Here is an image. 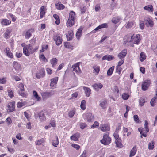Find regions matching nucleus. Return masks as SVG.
I'll list each match as a JSON object with an SVG mask.
<instances>
[{
    "mask_svg": "<svg viewBox=\"0 0 157 157\" xmlns=\"http://www.w3.org/2000/svg\"><path fill=\"white\" fill-rule=\"evenodd\" d=\"M79 137V133H76L74 134L70 137V139L75 141H78V138Z\"/></svg>",
    "mask_w": 157,
    "mask_h": 157,
    "instance_id": "29",
    "label": "nucleus"
},
{
    "mask_svg": "<svg viewBox=\"0 0 157 157\" xmlns=\"http://www.w3.org/2000/svg\"><path fill=\"white\" fill-rule=\"evenodd\" d=\"M139 25L140 28L142 29L144 28V22L142 21H140L139 22Z\"/></svg>",
    "mask_w": 157,
    "mask_h": 157,
    "instance_id": "62",
    "label": "nucleus"
},
{
    "mask_svg": "<svg viewBox=\"0 0 157 157\" xmlns=\"http://www.w3.org/2000/svg\"><path fill=\"white\" fill-rule=\"evenodd\" d=\"M148 123L147 120L144 121V128L145 130V132L144 131L143 128H138V130L140 132L141 135V137L142 138V136L144 137H146L147 135V132L149 131V128L148 126Z\"/></svg>",
    "mask_w": 157,
    "mask_h": 157,
    "instance_id": "2",
    "label": "nucleus"
},
{
    "mask_svg": "<svg viewBox=\"0 0 157 157\" xmlns=\"http://www.w3.org/2000/svg\"><path fill=\"white\" fill-rule=\"evenodd\" d=\"M68 18L75 20V14L74 12L73 11H71L70 12Z\"/></svg>",
    "mask_w": 157,
    "mask_h": 157,
    "instance_id": "46",
    "label": "nucleus"
},
{
    "mask_svg": "<svg viewBox=\"0 0 157 157\" xmlns=\"http://www.w3.org/2000/svg\"><path fill=\"white\" fill-rule=\"evenodd\" d=\"M45 75V71L44 69H41L36 74V77L38 78L43 77Z\"/></svg>",
    "mask_w": 157,
    "mask_h": 157,
    "instance_id": "12",
    "label": "nucleus"
},
{
    "mask_svg": "<svg viewBox=\"0 0 157 157\" xmlns=\"http://www.w3.org/2000/svg\"><path fill=\"white\" fill-rule=\"evenodd\" d=\"M4 51L6 54V56L10 58H13V55L11 52L10 49L9 48H6L4 49Z\"/></svg>",
    "mask_w": 157,
    "mask_h": 157,
    "instance_id": "17",
    "label": "nucleus"
},
{
    "mask_svg": "<svg viewBox=\"0 0 157 157\" xmlns=\"http://www.w3.org/2000/svg\"><path fill=\"white\" fill-rule=\"evenodd\" d=\"M82 29L81 28H79L76 34V36L77 39L79 40L82 36Z\"/></svg>",
    "mask_w": 157,
    "mask_h": 157,
    "instance_id": "31",
    "label": "nucleus"
},
{
    "mask_svg": "<svg viewBox=\"0 0 157 157\" xmlns=\"http://www.w3.org/2000/svg\"><path fill=\"white\" fill-rule=\"evenodd\" d=\"M157 98V97H154L151 100L150 103L151 105L152 106H154L155 105V103L156 102V99Z\"/></svg>",
    "mask_w": 157,
    "mask_h": 157,
    "instance_id": "51",
    "label": "nucleus"
},
{
    "mask_svg": "<svg viewBox=\"0 0 157 157\" xmlns=\"http://www.w3.org/2000/svg\"><path fill=\"white\" fill-rule=\"evenodd\" d=\"M99 125V123L97 121H95L94 124L91 126V128H94L97 127H98Z\"/></svg>",
    "mask_w": 157,
    "mask_h": 157,
    "instance_id": "57",
    "label": "nucleus"
},
{
    "mask_svg": "<svg viewBox=\"0 0 157 157\" xmlns=\"http://www.w3.org/2000/svg\"><path fill=\"white\" fill-rule=\"evenodd\" d=\"M56 7L58 9L62 10L64 8L65 6L60 3H57L55 4Z\"/></svg>",
    "mask_w": 157,
    "mask_h": 157,
    "instance_id": "40",
    "label": "nucleus"
},
{
    "mask_svg": "<svg viewBox=\"0 0 157 157\" xmlns=\"http://www.w3.org/2000/svg\"><path fill=\"white\" fill-rule=\"evenodd\" d=\"M66 36L68 39L69 38V40H71L73 36V31L71 30H69L68 31Z\"/></svg>",
    "mask_w": 157,
    "mask_h": 157,
    "instance_id": "36",
    "label": "nucleus"
},
{
    "mask_svg": "<svg viewBox=\"0 0 157 157\" xmlns=\"http://www.w3.org/2000/svg\"><path fill=\"white\" fill-rule=\"evenodd\" d=\"M39 58L40 59L42 60V61L47 62L48 60L46 58L45 56L43 54H41L39 56Z\"/></svg>",
    "mask_w": 157,
    "mask_h": 157,
    "instance_id": "56",
    "label": "nucleus"
},
{
    "mask_svg": "<svg viewBox=\"0 0 157 157\" xmlns=\"http://www.w3.org/2000/svg\"><path fill=\"white\" fill-rule=\"evenodd\" d=\"M7 107V111L8 112H10L14 111L15 109V102H12L9 103Z\"/></svg>",
    "mask_w": 157,
    "mask_h": 157,
    "instance_id": "8",
    "label": "nucleus"
},
{
    "mask_svg": "<svg viewBox=\"0 0 157 157\" xmlns=\"http://www.w3.org/2000/svg\"><path fill=\"white\" fill-rule=\"evenodd\" d=\"M80 128L82 129H83L86 128L87 125L85 123H81L80 124Z\"/></svg>",
    "mask_w": 157,
    "mask_h": 157,
    "instance_id": "59",
    "label": "nucleus"
},
{
    "mask_svg": "<svg viewBox=\"0 0 157 157\" xmlns=\"http://www.w3.org/2000/svg\"><path fill=\"white\" fill-rule=\"evenodd\" d=\"M58 80V77H56L51 79L50 86L51 87L54 88L56 87Z\"/></svg>",
    "mask_w": 157,
    "mask_h": 157,
    "instance_id": "11",
    "label": "nucleus"
},
{
    "mask_svg": "<svg viewBox=\"0 0 157 157\" xmlns=\"http://www.w3.org/2000/svg\"><path fill=\"white\" fill-rule=\"evenodd\" d=\"M13 67L15 71L19 72L21 71L22 70V67L20 63L16 61H14L12 64Z\"/></svg>",
    "mask_w": 157,
    "mask_h": 157,
    "instance_id": "3",
    "label": "nucleus"
},
{
    "mask_svg": "<svg viewBox=\"0 0 157 157\" xmlns=\"http://www.w3.org/2000/svg\"><path fill=\"white\" fill-rule=\"evenodd\" d=\"M111 139L107 134L105 135L103 139L101 140V143L105 145H108L111 142Z\"/></svg>",
    "mask_w": 157,
    "mask_h": 157,
    "instance_id": "5",
    "label": "nucleus"
},
{
    "mask_svg": "<svg viewBox=\"0 0 157 157\" xmlns=\"http://www.w3.org/2000/svg\"><path fill=\"white\" fill-rule=\"evenodd\" d=\"M100 128L102 131L105 132L109 131L110 127L107 124H103L100 125Z\"/></svg>",
    "mask_w": 157,
    "mask_h": 157,
    "instance_id": "10",
    "label": "nucleus"
},
{
    "mask_svg": "<svg viewBox=\"0 0 157 157\" xmlns=\"http://www.w3.org/2000/svg\"><path fill=\"white\" fill-rule=\"evenodd\" d=\"M139 102L140 105L141 106H142L144 105L145 101L144 99L143 98H141L139 100Z\"/></svg>",
    "mask_w": 157,
    "mask_h": 157,
    "instance_id": "61",
    "label": "nucleus"
},
{
    "mask_svg": "<svg viewBox=\"0 0 157 157\" xmlns=\"http://www.w3.org/2000/svg\"><path fill=\"white\" fill-rule=\"evenodd\" d=\"M11 32V30L7 29L4 34V37L6 39H7L9 37V36Z\"/></svg>",
    "mask_w": 157,
    "mask_h": 157,
    "instance_id": "32",
    "label": "nucleus"
},
{
    "mask_svg": "<svg viewBox=\"0 0 157 157\" xmlns=\"http://www.w3.org/2000/svg\"><path fill=\"white\" fill-rule=\"evenodd\" d=\"M8 17H10L12 19V21L13 22H14L16 20V18L12 14L9 13L8 15Z\"/></svg>",
    "mask_w": 157,
    "mask_h": 157,
    "instance_id": "63",
    "label": "nucleus"
},
{
    "mask_svg": "<svg viewBox=\"0 0 157 157\" xmlns=\"http://www.w3.org/2000/svg\"><path fill=\"white\" fill-rule=\"evenodd\" d=\"M129 97V95L127 93H124L122 95V98L124 100H127Z\"/></svg>",
    "mask_w": 157,
    "mask_h": 157,
    "instance_id": "49",
    "label": "nucleus"
},
{
    "mask_svg": "<svg viewBox=\"0 0 157 157\" xmlns=\"http://www.w3.org/2000/svg\"><path fill=\"white\" fill-rule=\"evenodd\" d=\"M83 89L85 91V93L87 97H89L91 94V90L88 87H83Z\"/></svg>",
    "mask_w": 157,
    "mask_h": 157,
    "instance_id": "22",
    "label": "nucleus"
},
{
    "mask_svg": "<svg viewBox=\"0 0 157 157\" xmlns=\"http://www.w3.org/2000/svg\"><path fill=\"white\" fill-rule=\"evenodd\" d=\"M44 141V140L42 138L40 140H37L35 142V144L36 145H41Z\"/></svg>",
    "mask_w": 157,
    "mask_h": 157,
    "instance_id": "47",
    "label": "nucleus"
},
{
    "mask_svg": "<svg viewBox=\"0 0 157 157\" xmlns=\"http://www.w3.org/2000/svg\"><path fill=\"white\" fill-rule=\"evenodd\" d=\"M151 83L150 80H145L142 85V89L143 90H146L148 88Z\"/></svg>",
    "mask_w": 157,
    "mask_h": 157,
    "instance_id": "7",
    "label": "nucleus"
},
{
    "mask_svg": "<svg viewBox=\"0 0 157 157\" xmlns=\"http://www.w3.org/2000/svg\"><path fill=\"white\" fill-rule=\"evenodd\" d=\"M11 23V21L7 19H2L1 20V24L3 26H6Z\"/></svg>",
    "mask_w": 157,
    "mask_h": 157,
    "instance_id": "15",
    "label": "nucleus"
},
{
    "mask_svg": "<svg viewBox=\"0 0 157 157\" xmlns=\"http://www.w3.org/2000/svg\"><path fill=\"white\" fill-rule=\"evenodd\" d=\"M80 63L78 62L72 66L73 71L75 72L77 74H80L81 73V70L79 67Z\"/></svg>",
    "mask_w": 157,
    "mask_h": 157,
    "instance_id": "4",
    "label": "nucleus"
},
{
    "mask_svg": "<svg viewBox=\"0 0 157 157\" xmlns=\"http://www.w3.org/2000/svg\"><path fill=\"white\" fill-rule=\"evenodd\" d=\"M118 132L115 131L113 134V136L115 139V140H118L119 139V136L118 135Z\"/></svg>",
    "mask_w": 157,
    "mask_h": 157,
    "instance_id": "60",
    "label": "nucleus"
},
{
    "mask_svg": "<svg viewBox=\"0 0 157 157\" xmlns=\"http://www.w3.org/2000/svg\"><path fill=\"white\" fill-rule=\"evenodd\" d=\"M134 121L137 123H140L141 121L139 118L138 116L137 115H135L133 116Z\"/></svg>",
    "mask_w": 157,
    "mask_h": 157,
    "instance_id": "52",
    "label": "nucleus"
},
{
    "mask_svg": "<svg viewBox=\"0 0 157 157\" xmlns=\"http://www.w3.org/2000/svg\"><path fill=\"white\" fill-rule=\"evenodd\" d=\"M25 103L22 102H18L17 104V106L18 108H21L25 105Z\"/></svg>",
    "mask_w": 157,
    "mask_h": 157,
    "instance_id": "64",
    "label": "nucleus"
},
{
    "mask_svg": "<svg viewBox=\"0 0 157 157\" xmlns=\"http://www.w3.org/2000/svg\"><path fill=\"white\" fill-rule=\"evenodd\" d=\"M154 143L153 141H151L148 144V149L150 150H152L154 148Z\"/></svg>",
    "mask_w": 157,
    "mask_h": 157,
    "instance_id": "54",
    "label": "nucleus"
},
{
    "mask_svg": "<svg viewBox=\"0 0 157 157\" xmlns=\"http://www.w3.org/2000/svg\"><path fill=\"white\" fill-rule=\"evenodd\" d=\"M6 82V78L3 77L0 78V83L2 84H4Z\"/></svg>",
    "mask_w": 157,
    "mask_h": 157,
    "instance_id": "58",
    "label": "nucleus"
},
{
    "mask_svg": "<svg viewBox=\"0 0 157 157\" xmlns=\"http://www.w3.org/2000/svg\"><path fill=\"white\" fill-rule=\"evenodd\" d=\"M38 46H36L33 48L31 44H28L24 46L23 48V52L26 56H29L34 53L38 49Z\"/></svg>",
    "mask_w": 157,
    "mask_h": 157,
    "instance_id": "1",
    "label": "nucleus"
},
{
    "mask_svg": "<svg viewBox=\"0 0 157 157\" xmlns=\"http://www.w3.org/2000/svg\"><path fill=\"white\" fill-rule=\"evenodd\" d=\"M93 73L95 75H98L100 71V66L96 65H94L93 67Z\"/></svg>",
    "mask_w": 157,
    "mask_h": 157,
    "instance_id": "18",
    "label": "nucleus"
},
{
    "mask_svg": "<svg viewBox=\"0 0 157 157\" xmlns=\"http://www.w3.org/2000/svg\"><path fill=\"white\" fill-rule=\"evenodd\" d=\"M57 59L56 58H52L50 60L51 63L52 67H54L55 65L57 64Z\"/></svg>",
    "mask_w": 157,
    "mask_h": 157,
    "instance_id": "44",
    "label": "nucleus"
},
{
    "mask_svg": "<svg viewBox=\"0 0 157 157\" xmlns=\"http://www.w3.org/2000/svg\"><path fill=\"white\" fill-rule=\"evenodd\" d=\"M33 30L31 29H29L26 33L25 34V38L29 39L31 36L32 33L33 32Z\"/></svg>",
    "mask_w": 157,
    "mask_h": 157,
    "instance_id": "27",
    "label": "nucleus"
},
{
    "mask_svg": "<svg viewBox=\"0 0 157 157\" xmlns=\"http://www.w3.org/2000/svg\"><path fill=\"white\" fill-rule=\"evenodd\" d=\"M114 59V57L110 55H106L104 56L102 58V60H107L108 61H110Z\"/></svg>",
    "mask_w": 157,
    "mask_h": 157,
    "instance_id": "28",
    "label": "nucleus"
},
{
    "mask_svg": "<svg viewBox=\"0 0 157 157\" xmlns=\"http://www.w3.org/2000/svg\"><path fill=\"white\" fill-rule=\"evenodd\" d=\"M103 86V85L100 83H95L92 85V87L96 90H98L99 89H101Z\"/></svg>",
    "mask_w": 157,
    "mask_h": 157,
    "instance_id": "19",
    "label": "nucleus"
},
{
    "mask_svg": "<svg viewBox=\"0 0 157 157\" xmlns=\"http://www.w3.org/2000/svg\"><path fill=\"white\" fill-rule=\"evenodd\" d=\"M38 115L41 121H43L46 120L45 116L43 111L39 113Z\"/></svg>",
    "mask_w": 157,
    "mask_h": 157,
    "instance_id": "24",
    "label": "nucleus"
},
{
    "mask_svg": "<svg viewBox=\"0 0 157 157\" xmlns=\"http://www.w3.org/2000/svg\"><path fill=\"white\" fill-rule=\"evenodd\" d=\"M146 24L147 26L152 27L153 25V22L151 19L147 18L146 20Z\"/></svg>",
    "mask_w": 157,
    "mask_h": 157,
    "instance_id": "37",
    "label": "nucleus"
},
{
    "mask_svg": "<svg viewBox=\"0 0 157 157\" xmlns=\"http://www.w3.org/2000/svg\"><path fill=\"white\" fill-rule=\"evenodd\" d=\"M144 9L149 12H153L154 11L153 7L151 5H149L144 7Z\"/></svg>",
    "mask_w": 157,
    "mask_h": 157,
    "instance_id": "23",
    "label": "nucleus"
},
{
    "mask_svg": "<svg viewBox=\"0 0 157 157\" xmlns=\"http://www.w3.org/2000/svg\"><path fill=\"white\" fill-rule=\"evenodd\" d=\"M86 101L85 100H82L81 102L80 107L82 110H85L86 109Z\"/></svg>",
    "mask_w": 157,
    "mask_h": 157,
    "instance_id": "53",
    "label": "nucleus"
},
{
    "mask_svg": "<svg viewBox=\"0 0 157 157\" xmlns=\"http://www.w3.org/2000/svg\"><path fill=\"white\" fill-rule=\"evenodd\" d=\"M40 17L41 18H42L45 14L46 9L44 6H42L40 9Z\"/></svg>",
    "mask_w": 157,
    "mask_h": 157,
    "instance_id": "33",
    "label": "nucleus"
},
{
    "mask_svg": "<svg viewBox=\"0 0 157 157\" xmlns=\"http://www.w3.org/2000/svg\"><path fill=\"white\" fill-rule=\"evenodd\" d=\"M108 27L107 24V23H103L100 25L98 26L94 29V30L98 31L99 29L104 28H107Z\"/></svg>",
    "mask_w": 157,
    "mask_h": 157,
    "instance_id": "30",
    "label": "nucleus"
},
{
    "mask_svg": "<svg viewBox=\"0 0 157 157\" xmlns=\"http://www.w3.org/2000/svg\"><path fill=\"white\" fill-rule=\"evenodd\" d=\"M136 151L137 149L136 147V146H134L130 151L129 157H131L134 156L136 154Z\"/></svg>",
    "mask_w": 157,
    "mask_h": 157,
    "instance_id": "35",
    "label": "nucleus"
},
{
    "mask_svg": "<svg viewBox=\"0 0 157 157\" xmlns=\"http://www.w3.org/2000/svg\"><path fill=\"white\" fill-rule=\"evenodd\" d=\"M84 119L88 122H91L94 120V117L92 113H87L84 115Z\"/></svg>",
    "mask_w": 157,
    "mask_h": 157,
    "instance_id": "6",
    "label": "nucleus"
},
{
    "mask_svg": "<svg viewBox=\"0 0 157 157\" xmlns=\"http://www.w3.org/2000/svg\"><path fill=\"white\" fill-rule=\"evenodd\" d=\"M146 56L143 52L141 53L140 56V59L141 62H143L146 59Z\"/></svg>",
    "mask_w": 157,
    "mask_h": 157,
    "instance_id": "45",
    "label": "nucleus"
},
{
    "mask_svg": "<svg viewBox=\"0 0 157 157\" xmlns=\"http://www.w3.org/2000/svg\"><path fill=\"white\" fill-rule=\"evenodd\" d=\"M123 131L124 132L127 133V136H129L131 134L132 132V130L131 129L129 130L128 129L125 127L123 128Z\"/></svg>",
    "mask_w": 157,
    "mask_h": 157,
    "instance_id": "43",
    "label": "nucleus"
},
{
    "mask_svg": "<svg viewBox=\"0 0 157 157\" xmlns=\"http://www.w3.org/2000/svg\"><path fill=\"white\" fill-rule=\"evenodd\" d=\"M54 39L57 45H59L62 43V40L61 37L59 35L55 36L54 37Z\"/></svg>",
    "mask_w": 157,
    "mask_h": 157,
    "instance_id": "9",
    "label": "nucleus"
},
{
    "mask_svg": "<svg viewBox=\"0 0 157 157\" xmlns=\"http://www.w3.org/2000/svg\"><path fill=\"white\" fill-rule=\"evenodd\" d=\"M52 145L55 147H56L57 145L58 144L59 141L57 136H56L55 139L52 140Z\"/></svg>",
    "mask_w": 157,
    "mask_h": 157,
    "instance_id": "38",
    "label": "nucleus"
},
{
    "mask_svg": "<svg viewBox=\"0 0 157 157\" xmlns=\"http://www.w3.org/2000/svg\"><path fill=\"white\" fill-rule=\"evenodd\" d=\"M18 87L19 88H20L21 91V92H20V91L19 92V93L20 95L23 97H26L27 96L26 94L22 92V91H24V90L23 84L22 83H20L18 85Z\"/></svg>",
    "mask_w": 157,
    "mask_h": 157,
    "instance_id": "16",
    "label": "nucleus"
},
{
    "mask_svg": "<svg viewBox=\"0 0 157 157\" xmlns=\"http://www.w3.org/2000/svg\"><path fill=\"white\" fill-rule=\"evenodd\" d=\"M127 52L126 50H124L118 54V56L120 59L123 58L126 56Z\"/></svg>",
    "mask_w": 157,
    "mask_h": 157,
    "instance_id": "26",
    "label": "nucleus"
},
{
    "mask_svg": "<svg viewBox=\"0 0 157 157\" xmlns=\"http://www.w3.org/2000/svg\"><path fill=\"white\" fill-rule=\"evenodd\" d=\"M107 103L106 101L105 100H104L101 101L100 104L99 106L101 107L102 108L104 109L105 108V105Z\"/></svg>",
    "mask_w": 157,
    "mask_h": 157,
    "instance_id": "50",
    "label": "nucleus"
},
{
    "mask_svg": "<svg viewBox=\"0 0 157 157\" xmlns=\"http://www.w3.org/2000/svg\"><path fill=\"white\" fill-rule=\"evenodd\" d=\"M121 20V18L119 17H113L112 20V22L114 24H117Z\"/></svg>",
    "mask_w": 157,
    "mask_h": 157,
    "instance_id": "34",
    "label": "nucleus"
},
{
    "mask_svg": "<svg viewBox=\"0 0 157 157\" xmlns=\"http://www.w3.org/2000/svg\"><path fill=\"white\" fill-rule=\"evenodd\" d=\"M33 96L34 98L37 101H40V100L41 98L38 95L37 92L35 91H33Z\"/></svg>",
    "mask_w": 157,
    "mask_h": 157,
    "instance_id": "41",
    "label": "nucleus"
},
{
    "mask_svg": "<svg viewBox=\"0 0 157 157\" xmlns=\"http://www.w3.org/2000/svg\"><path fill=\"white\" fill-rule=\"evenodd\" d=\"M75 113V110L74 109L70 111L68 113V116L70 118L72 117Z\"/></svg>",
    "mask_w": 157,
    "mask_h": 157,
    "instance_id": "55",
    "label": "nucleus"
},
{
    "mask_svg": "<svg viewBox=\"0 0 157 157\" xmlns=\"http://www.w3.org/2000/svg\"><path fill=\"white\" fill-rule=\"evenodd\" d=\"M140 35L137 34L134 36L133 38H131L132 41L133 42L134 44H138L140 41Z\"/></svg>",
    "mask_w": 157,
    "mask_h": 157,
    "instance_id": "13",
    "label": "nucleus"
},
{
    "mask_svg": "<svg viewBox=\"0 0 157 157\" xmlns=\"http://www.w3.org/2000/svg\"><path fill=\"white\" fill-rule=\"evenodd\" d=\"M134 24V21H128L126 23L125 27L126 28H130L133 26Z\"/></svg>",
    "mask_w": 157,
    "mask_h": 157,
    "instance_id": "39",
    "label": "nucleus"
},
{
    "mask_svg": "<svg viewBox=\"0 0 157 157\" xmlns=\"http://www.w3.org/2000/svg\"><path fill=\"white\" fill-rule=\"evenodd\" d=\"M75 23V20L68 18L66 23V25L67 27L72 26Z\"/></svg>",
    "mask_w": 157,
    "mask_h": 157,
    "instance_id": "20",
    "label": "nucleus"
},
{
    "mask_svg": "<svg viewBox=\"0 0 157 157\" xmlns=\"http://www.w3.org/2000/svg\"><path fill=\"white\" fill-rule=\"evenodd\" d=\"M114 67L113 66L110 68L107 71V75L108 76H110L111 75L113 72Z\"/></svg>",
    "mask_w": 157,
    "mask_h": 157,
    "instance_id": "48",
    "label": "nucleus"
},
{
    "mask_svg": "<svg viewBox=\"0 0 157 157\" xmlns=\"http://www.w3.org/2000/svg\"><path fill=\"white\" fill-rule=\"evenodd\" d=\"M53 17L56 20L55 23L57 25H59L60 23L59 16L55 14L53 15Z\"/></svg>",
    "mask_w": 157,
    "mask_h": 157,
    "instance_id": "42",
    "label": "nucleus"
},
{
    "mask_svg": "<svg viewBox=\"0 0 157 157\" xmlns=\"http://www.w3.org/2000/svg\"><path fill=\"white\" fill-rule=\"evenodd\" d=\"M115 142L116 144V147L119 148H121L123 147V145L121 143V139L120 138L119 139L115 140Z\"/></svg>",
    "mask_w": 157,
    "mask_h": 157,
    "instance_id": "25",
    "label": "nucleus"
},
{
    "mask_svg": "<svg viewBox=\"0 0 157 157\" xmlns=\"http://www.w3.org/2000/svg\"><path fill=\"white\" fill-rule=\"evenodd\" d=\"M53 93H52V92H45L42 93L41 94V96L44 100L48 98L51 97Z\"/></svg>",
    "mask_w": 157,
    "mask_h": 157,
    "instance_id": "14",
    "label": "nucleus"
},
{
    "mask_svg": "<svg viewBox=\"0 0 157 157\" xmlns=\"http://www.w3.org/2000/svg\"><path fill=\"white\" fill-rule=\"evenodd\" d=\"M75 23V20L68 18L66 23V25L67 27L72 26Z\"/></svg>",
    "mask_w": 157,
    "mask_h": 157,
    "instance_id": "21",
    "label": "nucleus"
}]
</instances>
